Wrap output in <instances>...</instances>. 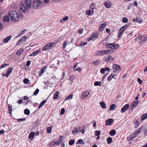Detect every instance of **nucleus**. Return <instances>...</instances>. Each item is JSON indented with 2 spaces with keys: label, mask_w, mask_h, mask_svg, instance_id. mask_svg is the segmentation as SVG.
<instances>
[{
  "label": "nucleus",
  "mask_w": 147,
  "mask_h": 147,
  "mask_svg": "<svg viewBox=\"0 0 147 147\" xmlns=\"http://www.w3.org/2000/svg\"><path fill=\"white\" fill-rule=\"evenodd\" d=\"M31 0H24L20 5V9L24 13L28 14L29 13V10L31 8Z\"/></svg>",
  "instance_id": "nucleus-1"
},
{
  "label": "nucleus",
  "mask_w": 147,
  "mask_h": 147,
  "mask_svg": "<svg viewBox=\"0 0 147 147\" xmlns=\"http://www.w3.org/2000/svg\"><path fill=\"white\" fill-rule=\"evenodd\" d=\"M9 14L13 22L15 23L18 21L19 14L16 11L14 10H11L9 13Z\"/></svg>",
  "instance_id": "nucleus-2"
},
{
  "label": "nucleus",
  "mask_w": 147,
  "mask_h": 147,
  "mask_svg": "<svg viewBox=\"0 0 147 147\" xmlns=\"http://www.w3.org/2000/svg\"><path fill=\"white\" fill-rule=\"evenodd\" d=\"M43 4L42 0H34L32 5L34 9H37L41 8Z\"/></svg>",
  "instance_id": "nucleus-3"
},
{
  "label": "nucleus",
  "mask_w": 147,
  "mask_h": 147,
  "mask_svg": "<svg viewBox=\"0 0 147 147\" xmlns=\"http://www.w3.org/2000/svg\"><path fill=\"white\" fill-rule=\"evenodd\" d=\"M55 44L53 42H51L45 45L42 48V50L46 51L51 49L53 47L55 46Z\"/></svg>",
  "instance_id": "nucleus-4"
},
{
  "label": "nucleus",
  "mask_w": 147,
  "mask_h": 147,
  "mask_svg": "<svg viewBox=\"0 0 147 147\" xmlns=\"http://www.w3.org/2000/svg\"><path fill=\"white\" fill-rule=\"evenodd\" d=\"M112 69L114 72L117 73V72L120 71L121 67L117 64H114L113 66Z\"/></svg>",
  "instance_id": "nucleus-5"
},
{
  "label": "nucleus",
  "mask_w": 147,
  "mask_h": 147,
  "mask_svg": "<svg viewBox=\"0 0 147 147\" xmlns=\"http://www.w3.org/2000/svg\"><path fill=\"white\" fill-rule=\"evenodd\" d=\"M61 142L59 141L58 140L57 141H54L53 142L49 143V146L50 147L55 146L56 145L59 146L61 144Z\"/></svg>",
  "instance_id": "nucleus-6"
},
{
  "label": "nucleus",
  "mask_w": 147,
  "mask_h": 147,
  "mask_svg": "<svg viewBox=\"0 0 147 147\" xmlns=\"http://www.w3.org/2000/svg\"><path fill=\"white\" fill-rule=\"evenodd\" d=\"M113 58L110 55H108L107 56H105L104 59V60L105 61L108 62L109 61H112Z\"/></svg>",
  "instance_id": "nucleus-7"
},
{
  "label": "nucleus",
  "mask_w": 147,
  "mask_h": 147,
  "mask_svg": "<svg viewBox=\"0 0 147 147\" xmlns=\"http://www.w3.org/2000/svg\"><path fill=\"white\" fill-rule=\"evenodd\" d=\"M89 94V92L88 90H86L82 94L81 96V99L84 100L86 99L87 97L88 96Z\"/></svg>",
  "instance_id": "nucleus-8"
},
{
  "label": "nucleus",
  "mask_w": 147,
  "mask_h": 147,
  "mask_svg": "<svg viewBox=\"0 0 147 147\" xmlns=\"http://www.w3.org/2000/svg\"><path fill=\"white\" fill-rule=\"evenodd\" d=\"M138 135V132H137V131H136V132L135 133L132 134L127 139H128V140L129 141L134 138L135 137L137 136Z\"/></svg>",
  "instance_id": "nucleus-9"
},
{
  "label": "nucleus",
  "mask_w": 147,
  "mask_h": 147,
  "mask_svg": "<svg viewBox=\"0 0 147 147\" xmlns=\"http://www.w3.org/2000/svg\"><path fill=\"white\" fill-rule=\"evenodd\" d=\"M12 68L11 67H9L7 70L6 74H5L3 75L2 76H6L7 77H8L9 74L12 72Z\"/></svg>",
  "instance_id": "nucleus-10"
},
{
  "label": "nucleus",
  "mask_w": 147,
  "mask_h": 147,
  "mask_svg": "<svg viewBox=\"0 0 147 147\" xmlns=\"http://www.w3.org/2000/svg\"><path fill=\"white\" fill-rule=\"evenodd\" d=\"M27 38V37H26L25 36H23L16 43V45H20L22 44L20 43V42H24L26 40V39Z\"/></svg>",
  "instance_id": "nucleus-11"
},
{
  "label": "nucleus",
  "mask_w": 147,
  "mask_h": 147,
  "mask_svg": "<svg viewBox=\"0 0 147 147\" xmlns=\"http://www.w3.org/2000/svg\"><path fill=\"white\" fill-rule=\"evenodd\" d=\"M104 5L108 9L110 8L112 5V4L109 1H106Z\"/></svg>",
  "instance_id": "nucleus-12"
},
{
  "label": "nucleus",
  "mask_w": 147,
  "mask_h": 147,
  "mask_svg": "<svg viewBox=\"0 0 147 147\" xmlns=\"http://www.w3.org/2000/svg\"><path fill=\"white\" fill-rule=\"evenodd\" d=\"M106 26V24L105 22L104 23L102 24L99 26V28L98 29V30L99 32H102L105 28Z\"/></svg>",
  "instance_id": "nucleus-13"
},
{
  "label": "nucleus",
  "mask_w": 147,
  "mask_h": 147,
  "mask_svg": "<svg viewBox=\"0 0 147 147\" xmlns=\"http://www.w3.org/2000/svg\"><path fill=\"white\" fill-rule=\"evenodd\" d=\"M129 105L128 104H126L124 105L121 108V111L122 112H124L125 111L129 109Z\"/></svg>",
  "instance_id": "nucleus-14"
},
{
  "label": "nucleus",
  "mask_w": 147,
  "mask_h": 147,
  "mask_svg": "<svg viewBox=\"0 0 147 147\" xmlns=\"http://www.w3.org/2000/svg\"><path fill=\"white\" fill-rule=\"evenodd\" d=\"M111 49H117L119 47L118 44L116 43H111Z\"/></svg>",
  "instance_id": "nucleus-15"
},
{
  "label": "nucleus",
  "mask_w": 147,
  "mask_h": 147,
  "mask_svg": "<svg viewBox=\"0 0 147 147\" xmlns=\"http://www.w3.org/2000/svg\"><path fill=\"white\" fill-rule=\"evenodd\" d=\"M113 119H109L106 121V124L107 125H111L113 122Z\"/></svg>",
  "instance_id": "nucleus-16"
},
{
  "label": "nucleus",
  "mask_w": 147,
  "mask_h": 147,
  "mask_svg": "<svg viewBox=\"0 0 147 147\" xmlns=\"http://www.w3.org/2000/svg\"><path fill=\"white\" fill-rule=\"evenodd\" d=\"M41 53V51L40 50H38L35 51L33 52L30 55V56H31L32 55L35 56L36 55L40 53Z\"/></svg>",
  "instance_id": "nucleus-17"
},
{
  "label": "nucleus",
  "mask_w": 147,
  "mask_h": 147,
  "mask_svg": "<svg viewBox=\"0 0 147 147\" xmlns=\"http://www.w3.org/2000/svg\"><path fill=\"white\" fill-rule=\"evenodd\" d=\"M35 135V133L33 131H31L30 134L29 136V138L31 140H33Z\"/></svg>",
  "instance_id": "nucleus-18"
},
{
  "label": "nucleus",
  "mask_w": 147,
  "mask_h": 147,
  "mask_svg": "<svg viewBox=\"0 0 147 147\" xmlns=\"http://www.w3.org/2000/svg\"><path fill=\"white\" fill-rule=\"evenodd\" d=\"M91 36L92 37V38L94 39V40H95L98 38L99 34L98 32L96 33H94Z\"/></svg>",
  "instance_id": "nucleus-19"
},
{
  "label": "nucleus",
  "mask_w": 147,
  "mask_h": 147,
  "mask_svg": "<svg viewBox=\"0 0 147 147\" xmlns=\"http://www.w3.org/2000/svg\"><path fill=\"white\" fill-rule=\"evenodd\" d=\"M146 128V127H145L143 126H142L139 129L137 130V131H136L138 133H140L141 131H142L143 130H145V128Z\"/></svg>",
  "instance_id": "nucleus-20"
},
{
  "label": "nucleus",
  "mask_w": 147,
  "mask_h": 147,
  "mask_svg": "<svg viewBox=\"0 0 147 147\" xmlns=\"http://www.w3.org/2000/svg\"><path fill=\"white\" fill-rule=\"evenodd\" d=\"M133 21L134 22H137L140 24L142 22V19L139 18H134L133 20Z\"/></svg>",
  "instance_id": "nucleus-21"
},
{
  "label": "nucleus",
  "mask_w": 147,
  "mask_h": 147,
  "mask_svg": "<svg viewBox=\"0 0 147 147\" xmlns=\"http://www.w3.org/2000/svg\"><path fill=\"white\" fill-rule=\"evenodd\" d=\"M59 92V91L57 92H56L54 93V96L53 98V99H57L58 98Z\"/></svg>",
  "instance_id": "nucleus-22"
},
{
  "label": "nucleus",
  "mask_w": 147,
  "mask_h": 147,
  "mask_svg": "<svg viewBox=\"0 0 147 147\" xmlns=\"http://www.w3.org/2000/svg\"><path fill=\"white\" fill-rule=\"evenodd\" d=\"M11 37V35H10L7 36V38H5L3 40V42L4 43H6L8 42Z\"/></svg>",
  "instance_id": "nucleus-23"
},
{
  "label": "nucleus",
  "mask_w": 147,
  "mask_h": 147,
  "mask_svg": "<svg viewBox=\"0 0 147 147\" xmlns=\"http://www.w3.org/2000/svg\"><path fill=\"white\" fill-rule=\"evenodd\" d=\"M24 49L23 48H21L20 49L18 50L16 52V54L17 55H20L23 52Z\"/></svg>",
  "instance_id": "nucleus-24"
},
{
  "label": "nucleus",
  "mask_w": 147,
  "mask_h": 147,
  "mask_svg": "<svg viewBox=\"0 0 147 147\" xmlns=\"http://www.w3.org/2000/svg\"><path fill=\"white\" fill-rule=\"evenodd\" d=\"M116 107V106L114 104H112L110 106V110L111 111H113L115 109Z\"/></svg>",
  "instance_id": "nucleus-25"
},
{
  "label": "nucleus",
  "mask_w": 147,
  "mask_h": 147,
  "mask_svg": "<svg viewBox=\"0 0 147 147\" xmlns=\"http://www.w3.org/2000/svg\"><path fill=\"white\" fill-rule=\"evenodd\" d=\"M47 67L46 66H45L41 68L40 70V74H39V76H40L42 74H43L44 71L46 70L45 69Z\"/></svg>",
  "instance_id": "nucleus-26"
},
{
  "label": "nucleus",
  "mask_w": 147,
  "mask_h": 147,
  "mask_svg": "<svg viewBox=\"0 0 147 147\" xmlns=\"http://www.w3.org/2000/svg\"><path fill=\"white\" fill-rule=\"evenodd\" d=\"M105 51H99L97 52L96 55H101L105 54Z\"/></svg>",
  "instance_id": "nucleus-27"
},
{
  "label": "nucleus",
  "mask_w": 147,
  "mask_h": 147,
  "mask_svg": "<svg viewBox=\"0 0 147 147\" xmlns=\"http://www.w3.org/2000/svg\"><path fill=\"white\" fill-rule=\"evenodd\" d=\"M100 106L102 107V109H105L106 108V106L105 102L102 101V102H100Z\"/></svg>",
  "instance_id": "nucleus-28"
},
{
  "label": "nucleus",
  "mask_w": 147,
  "mask_h": 147,
  "mask_svg": "<svg viewBox=\"0 0 147 147\" xmlns=\"http://www.w3.org/2000/svg\"><path fill=\"white\" fill-rule=\"evenodd\" d=\"M76 144H82L84 145L85 144V142L82 140V139H79L78 140V141L76 142Z\"/></svg>",
  "instance_id": "nucleus-29"
},
{
  "label": "nucleus",
  "mask_w": 147,
  "mask_h": 147,
  "mask_svg": "<svg viewBox=\"0 0 147 147\" xmlns=\"http://www.w3.org/2000/svg\"><path fill=\"white\" fill-rule=\"evenodd\" d=\"M141 118V119L142 121H143L144 119L147 118V113L143 114Z\"/></svg>",
  "instance_id": "nucleus-30"
},
{
  "label": "nucleus",
  "mask_w": 147,
  "mask_h": 147,
  "mask_svg": "<svg viewBox=\"0 0 147 147\" xmlns=\"http://www.w3.org/2000/svg\"><path fill=\"white\" fill-rule=\"evenodd\" d=\"M138 103V101H135L132 103V106L134 108L136 107L137 106Z\"/></svg>",
  "instance_id": "nucleus-31"
},
{
  "label": "nucleus",
  "mask_w": 147,
  "mask_h": 147,
  "mask_svg": "<svg viewBox=\"0 0 147 147\" xmlns=\"http://www.w3.org/2000/svg\"><path fill=\"white\" fill-rule=\"evenodd\" d=\"M47 101V99L44 100L42 101L41 103L40 104L38 107V108L40 109L41 107Z\"/></svg>",
  "instance_id": "nucleus-32"
},
{
  "label": "nucleus",
  "mask_w": 147,
  "mask_h": 147,
  "mask_svg": "<svg viewBox=\"0 0 147 147\" xmlns=\"http://www.w3.org/2000/svg\"><path fill=\"white\" fill-rule=\"evenodd\" d=\"M116 131L114 129H112L109 132V134L112 136L115 135L116 134Z\"/></svg>",
  "instance_id": "nucleus-33"
},
{
  "label": "nucleus",
  "mask_w": 147,
  "mask_h": 147,
  "mask_svg": "<svg viewBox=\"0 0 147 147\" xmlns=\"http://www.w3.org/2000/svg\"><path fill=\"white\" fill-rule=\"evenodd\" d=\"M124 32L123 31L120 30H119V32L118 33V35H117L118 38H121Z\"/></svg>",
  "instance_id": "nucleus-34"
},
{
  "label": "nucleus",
  "mask_w": 147,
  "mask_h": 147,
  "mask_svg": "<svg viewBox=\"0 0 147 147\" xmlns=\"http://www.w3.org/2000/svg\"><path fill=\"white\" fill-rule=\"evenodd\" d=\"M107 143L110 144L112 142L113 140L110 137H109L107 138Z\"/></svg>",
  "instance_id": "nucleus-35"
},
{
  "label": "nucleus",
  "mask_w": 147,
  "mask_h": 147,
  "mask_svg": "<svg viewBox=\"0 0 147 147\" xmlns=\"http://www.w3.org/2000/svg\"><path fill=\"white\" fill-rule=\"evenodd\" d=\"M92 10L90 9L89 10H87L86 11V13L88 16H90L92 14Z\"/></svg>",
  "instance_id": "nucleus-36"
},
{
  "label": "nucleus",
  "mask_w": 147,
  "mask_h": 147,
  "mask_svg": "<svg viewBox=\"0 0 147 147\" xmlns=\"http://www.w3.org/2000/svg\"><path fill=\"white\" fill-rule=\"evenodd\" d=\"M94 85L95 86H100L102 85V83L100 82L96 81L94 82Z\"/></svg>",
  "instance_id": "nucleus-37"
},
{
  "label": "nucleus",
  "mask_w": 147,
  "mask_h": 147,
  "mask_svg": "<svg viewBox=\"0 0 147 147\" xmlns=\"http://www.w3.org/2000/svg\"><path fill=\"white\" fill-rule=\"evenodd\" d=\"M4 20L3 21H6V22L9 21L10 20V18L9 17L7 16H5L4 17Z\"/></svg>",
  "instance_id": "nucleus-38"
},
{
  "label": "nucleus",
  "mask_w": 147,
  "mask_h": 147,
  "mask_svg": "<svg viewBox=\"0 0 147 147\" xmlns=\"http://www.w3.org/2000/svg\"><path fill=\"white\" fill-rule=\"evenodd\" d=\"M113 51L112 49H110L109 50H107L105 51V54H108L109 53H113Z\"/></svg>",
  "instance_id": "nucleus-39"
},
{
  "label": "nucleus",
  "mask_w": 147,
  "mask_h": 147,
  "mask_svg": "<svg viewBox=\"0 0 147 147\" xmlns=\"http://www.w3.org/2000/svg\"><path fill=\"white\" fill-rule=\"evenodd\" d=\"M147 40V37L146 36L144 38V39H143L142 40L140 41V44H143V43H145V42H146V41Z\"/></svg>",
  "instance_id": "nucleus-40"
},
{
  "label": "nucleus",
  "mask_w": 147,
  "mask_h": 147,
  "mask_svg": "<svg viewBox=\"0 0 147 147\" xmlns=\"http://www.w3.org/2000/svg\"><path fill=\"white\" fill-rule=\"evenodd\" d=\"M134 123L135 124V128H137L139 125V122L136 120L134 122Z\"/></svg>",
  "instance_id": "nucleus-41"
},
{
  "label": "nucleus",
  "mask_w": 147,
  "mask_h": 147,
  "mask_svg": "<svg viewBox=\"0 0 147 147\" xmlns=\"http://www.w3.org/2000/svg\"><path fill=\"white\" fill-rule=\"evenodd\" d=\"M26 32V30L24 29L22 30H21V31H20L19 32V33L18 34V36H20L23 35L24 33H25Z\"/></svg>",
  "instance_id": "nucleus-42"
},
{
  "label": "nucleus",
  "mask_w": 147,
  "mask_h": 147,
  "mask_svg": "<svg viewBox=\"0 0 147 147\" xmlns=\"http://www.w3.org/2000/svg\"><path fill=\"white\" fill-rule=\"evenodd\" d=\"M30 111L29 109H26L24 110V113L25 114L28 115L30 114Z\"/></svg>",
  "instance_id": "nucleus-43"
},
{
  "label": "nucleus",
  "mask_w": 147,
  "mask_h": 147,
  "mask_svg": "<svg viewBox=\"0 0 147 147\" xmlns=\"http://www.w3.org/2000/svg\"><path fill=\"white\" fill-rule=\"evenodd\" d=\"M75 140L73 139H71L70 140L69 142V144L70 145H73L75 142Z\"/></svg>",
  "instance_id": "nucleus-44"
},
{
  "label": "nucleus",
  "mask_w": 147,
  "mask_h": 147,
  "mask_svg": "<svg viewBox=\"0 0 147 147\" xmlns=\"http://www.w3.org/2000/svg\"><path fill=\"white\" fill-rule=\"evenodd\" d=\"M100 61L98 60L96 61H94L92 62V63L94 64L95 66H96L98 65L99 64Z\"/></svg>",
  "instance_id": "nucleus-45"
},
{
  "label": "nucleus",
  "mask_w": 147,
  "mask_h": 147,
  "mask_svg": "<svg viewBox=\"0 0 147 147\" xmlns=\"http://www.w3.org/2000/svg\"><path fill=\"white\" fill-rule=\"evenodd\" d=\"M128 19L126 17H124L122 19V21L123 23H127L128 22Z\"/></svg>",
  "instance_id": "nucleus-46"
},
{
  "label": "nucleus",
  "mask_w": 147,
  "mask_h": 147,
  "mask_svg": "<svg viewBox=\"0 0 147 147\" xmlns=\"http://www.w3.org/2000/svg\"><path fill=\"white\" fill-rule=\"evenodd\" d=\"M76 129H77V133H79L82 130V127H77L76 128Z\"/></svg>",
  "instance_id": "nucleus-47"
},
{
  "label": "nucleus",
  "mask_w": 147,
  "mask_h": 147,
  "mask_svg": "<svg viewBox=\"0 0 147 147\" xmlns=\"http://www.w3.org/2000/svg\"><path fill=\"white\" fill-rule=\"evenodd\" d=\"M73 98V95L71 94L68 96L65 99V100H68L69 99H72Z\"/></svg>",
  "instance_id": "nucleus-48"
},
{
  "label": "nucleus",
  "mask_w": 147,
  "mask_h": 147,
  "mask_svg": "<svg viewBox=\"0 0 147 147\" xmlns=\"http://www.w3.org/2000/svg\"><path fill=\"white\" fill-rule=\"evenodd\" d=\"M77 129H76V128H75L72 131V133L74 135H75L77 134L78 133H77Z\"/></svg>",
  "instance_id": "nucleus-49"
},
{
  "label": "nucleus",
  "mask_w": 147,
  "mask_h": 147,
  "mask_svg": "<svg viewBox=\"0 0 147 147\" xmlns=\"http://www.w3.org/2000/svg\"><path fill=\"white\" fill-rule=\"evenodd\" d=\"M39 89L38 88H37L36 90L34 91L33 95H34L36 96L38 94V93L39 92Z\"/></svg>",
  "instance_id": "nucleus-50"
},
{
  "label": "nucleus",
  "mask_w": 147,
  "mask_h": 147,
  "mask_svg": "<svg viewBox=\"0 0 147 147\" xmlns=\"http://www.w3.org/2000/svg\"><path fill=\"white\" fill-rule=\"evenodd\" d=\"M100 130H96L95 132V135L96 136H98L100 135Z\"/></svg>",
  "instance_id": "nucleus-51"
},
{
  "label": "nucleus",
  "mask_w": 147,
  "mask_h": 147,
  "mask_svg": "<svg viewBox=\"0 0 147 147\" xmlns=\"http://www.w3.org/2000/svg\"><path fill=\"white\" fill-rule=\"evenodd\" d=\"M83 28H80L78 31V33L80 34H82L83 33Z\"/></svg>",
  "instance_id": "nucleus-52"
},
{
  "label": "nucleus",
  "mask_w": 147,
  "mask_h": 147,
  "mask_svg": "<svg viewBox=\"0 0 147 147\" xmlns=\"http://www.w3.org/2000/svg\"><path fill=\"white\" fill-rule=\"evenodd\" d=\"M51 130H52V128L51 127H48L47 128V132L48 133H50L51 132Z\"/></svg>",
  "instance_id": "nucleus-53"
},
{
  "label": "nucleus",
  "mask_w": 147,
  "mask_h": 147,
  "mask_svg": "<svg viewBox=\"0 0 147 147\" xmlns=\"http://www.w3.org/2000/svg\"><path fill=\"white\" fill-rule=\"evenodd\" d=\"M29 82V80L27 78H24L23 80V82L24 83L26 84L28 83Z\"/></svg>",
  "instance_id": "nucleus-54"
},
{
  "label": "nucleus",
  "mask_w": 147,
  "mask_h": 147,
  "mask_svg": "<svg viewBox=\"0 0 147 147\" xmlns=\"http://www.w3.org/2000/svg\"><path fill=\"white\" fill-rule=\"evenodd\" d=\"M65 112V109L64 108H62L61 109V112L60 113V114L61 115H63L64 113Z\"/></svg>",
  "instance_id": "nucleus-55"
},
{
  "label": "nucleus",
  "mask_w": 147,
  "mask_h": 147,
  "mask_svg": "<svg viewBox=\"0 0 147 147\" xmlns=\"http://www.w3.org/2000/svg\"><path fill=\"white\" fill-rule=\"evenodd\" d=\"M87 42H81V43H80L79 45L80 46H84L85 45L87 44Z\"/></svg>",
  "instance_id": "nucleus-56"
},
{
  "label": "nucleus",
  "mask_w": 147,
  "mask_h": 147,
  "mask_svg": "<svg viewBox=\"0 0 147 147\" xmlns=\"http://www.w3.org/2000/svg\"><path fill=\"white\" fill-rule=\"evenodd\" d=\"M9 64H3L2 65H1L0 67V69H1L2 68H4L7 66Z\"/></svg>",
  "instance_id": "nucleus-57"
},
{
  "label": "nucleus",
  "mask_w": 147,
  "mask_h": 147,
  "mask_svg": "<svg viewBox=\"0 0 147 147\" xmlns=\"http://www.w3.org/2000/svg\"><path fill=\"white\" fill-rule=\"evenodd\" d=\"M90 9H91V10H92V13H93V9H94V4L93 3H91L90 6Z\"/></svg>",
  "instance_id": "nucleus-58"
},
{
  "label": "nucleus",
  "mask_w": 147,
  "mask_h": 147,
  "mask_svg": "<svg viewBox=\"0 0 147 147\" xmlns=\"http://www.w3.org/2000/svg\"><path fill=\"white\" fill-rule=\"evenodd\" d=\"M67 42L66 41H65L63 43V49H64L67 44Z\"/></svg>",
  "instance_id": "nucleus-59"
},
{
  "label": "nucleus",
  "mask_w": 147,
  "mask_h": 147,
  "mask_svg": "<svg viewBox=\"0 0 147 147\" xmlns=\"http://www.w3.org/2000/svg\"><path fill=\"white\" fill-rule=\"evenodd\" d=\"M25 120H26V119L25 118H20V119H18V122L22 121H24Z\"/></svg>",
  "instance_id": "nucleus-60"
},
{
  "label": "nucleus",
  "mask_w": 147,
  "mask_h": 147,
  "mask_svg": "<svg viewBox=\"0 0 147 147\" xmlns=\"http://www.w3.org/2000/svg\"><path fill=\"white\" fill-rule=\"evenodd\" d=\"M8 108H9L8 111H12V106L11 105H10L9 104L8 105Z\"/></svg>",
  "instance_id": "nucleus-61"
},
{
  "label": "nucleus",
  "mask_w": 147,
  "mask_h": 147,
  "mask_svg": "<svg viewBox=\"0 0 147 147\" xmlns=\"http://www.w3.org/2000/svg\"><path fill=\"white\" fill-rule=\"evenodd\" d=\"M105 70L104 68H102L100 70V72L102 74H104L105 72Z\"/></svg>",
  "instance_id": "nucleus-62"
},
{
  "label": "nucleus",
  "mask_w": 147,
  "mask_h": 147,
  "mask_svg": "<svg viewBox=\"0 0 147 147\" xmlns=\"http://www.w3.org/2000/svg\"><path fill=\"white\" fill-rule=\"evenodd\" d=\"M111 43L107 44L106 45V48H107L111 49Z\"/></svg>",
  "instance_id": "nucleus-63"
},
{
  "label": "nucleus",
  "mask_w": 147,
  "mask_h": 147,
  "mask_svg": "<svg viewBox=\"0 0 147 147\" xmlns=\"http://www.w3.org/2000/svg\"><path fill=\"white\" fill-rule=\"evenodd\" d=\"M74 71H81L82 70L81 69L80 67H78V68H75V70H74Z\"/></svg>",
  "instance_id": "nucleus-64"
}]
</instances>
